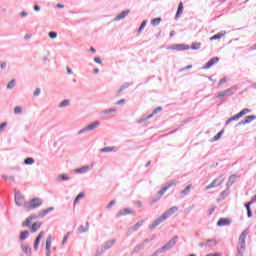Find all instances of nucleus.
<instances>
[{"label": "nucleus", "mask_w": 256, "mask_h": 256, "mask_svg": "<svg viewBox=\"0 0 256 256\" xmlns=\"http://www.w3.org/2000/svg\"><path fill=\"white\" fill-rule=\"evenodd\" d=\"M179 211V207L173 206L170 209H168L166 212H164L160 217H158L156 220L152 222V224L149 226V229L153 231L156 227H159L163 221H167L171 215H174V213H177Z\"/></svg>", "instance_id": "obj_1"}, {"label": "nucleus", "mask_w": 256, "mask_h": 256, "mask_svg": "<svg viewBox=\"0 0 256 256\" xmlns=\"http://www.w3.org/2000/svg\"><path fill=\"white\" fill-rule=\"evenodd\" d=\"M101 125V122L94 121L91 124L87 125L86 127L80 129L78 131V135H83V133H89V131H95L99 126Z\"/></svg>", "instance_id": "obj_2"}, {"label": "nucleus", "mask_w": 256, "mask_h": 256, "mask_svg": "<svg viewBox=\"0 0 256 256\" xmlns=\"http://www.w3.org/2000/svg\"><path fill=\"white\" fill-rule=\"evenodd\" d=\"M251 110L248 108H244L242 109L238 114L232 116L231 118H229L226 122L225 125H229V123H232V121H239V119H241V117H243V115H247V113H250Z\"/></svg>", "instance_id": "obj_3"}, {"label": "nucleus", "mask_w": 256, "mask_h": 256, "mask_svg": "<svg viewBox=\"0 0 256 256\" xmlns=\"http://www.w3.org/2000/svg\"><path fill=\"white\" fill-rule=\"evenodd\" d=\"M235 91H237V86H232L226 90L218 92L217 98L223 99V97H231V95H234Z\"/></svg>", "instance_id": "obj_4"}, {"label": "nucleus", "mask_w": 256, "mask_h": 256, "mask_svg": "<svg viewBox=\"0 0 256 256\" xmlns=\"http://www.w3.org/2000/svg\"><path fill=\"white\" fill-rule=\"evenodd\" d=\"M43 205V200L40 198H33L30 200V203L26 205V209L28 211H32V209H37V207H41Z\"/></svg>", "instance_id": "obj_5"}, {"label": "nucleus", "mask_w": 256, "mask_h": 256, "mask_svg": "<svg viewBox=\"0 0 256 256\" xmlns=\"http://www.w3.org/2000/svg\"><path fill=\"white\" fill-rule=\"evenodd\" d=\"M233 179H235V175H231L229 177L228 182L226 184L227 189L221 192V198L219 199V201H223V199H225V197L229 195V188L231 187V185H233V183H235V180Z\"/></svg>", "instance_id": "obj_6"}, {"label": "nucleus", "mask_w": 256, "mask_h": 256, "mask_svg": "<svg viewBox=\"0 0 256 256\" xmlns=\"http://www.w3.org/2000/svg\"><path fill=\"white\" fill-rule=\"evenodd\" d=\"M247 235H249V230H244L240 236H239V247L237 249H242V251H245L246 249V244H245V239H247Z\"/></svg>", "instance_id": "obj_7"}, {"label": "nucleus", "mask_w": 256, "mask_h": 256, "mask_svg": "<svg viewBox=\"0 0 256 256\" xmlns=\"http://www.w3.org/2000/svg\"><path fill=\"white\" fill-rule=\"evenodd\" d=\"M177 239H179V236H174L172 239H170L167 244H165L162 248V251H169L170 249H173L175 245H177Z\"/></svg>", "instance_id": "obj_8"}, {"label": "nucleus", "mask_w": 256, "mask_h": 256, "mask_svg": "<svg viewBox=\"0 0 256 256\" xmlns=\"http://www.w3.org/2000/svg\"><path fill=\"white\" fill-rule=\"evenodd\" d=\"M189 45L186 44H175L172 46H168L167 49H172L174 51H187V49H190Z\"/></svg>", "instance_id": "obj_9"}, {"label": "nucleus", "mask_w": 256, "mask_h": 256, "mask_svg": "<svg viewBox=\"0 0 256 256\" xmlns=\"http://www.w3.org/2000/svg\"><path fill=\"white\" fill-rule=\"evenodd\" d=\"M223 178L219 177L214 179L208 186H206V190L213 189L215 187H219V185H222Z\"/></svg>", "instance_id": "obj_10"}, {"label": "nucleus", "mask_w": 256, "mask_h": 256, "mask_svg": "<svg viewBox=\"0 0 256 256\" xmlns=\"http://www.w3.org/2000/svg\"><path fill=\"white\" fill-rule=\"evenodd\" d=\"M113 113H117L116 108H109V109L103 110L101 112V115H104L106 119H111V117H115V114Z\"/></svg>", "instance_id": "obj_11"}, {"label": "nucleus", "mask_w": 256, "mask_h": 256, "mask_svg": "<svg viewBox=\"0 0 256 256\" xmlns=\"http://www.w3.org/2000/svg\"><path fill=\"white\" fill-rule=\"evenodd\" d=\"M161 111H163V108L161 106L155 108L150 115L138 120V123H143V122L147 121V119H151V117H153V115H157V113H161Z\"/></svg>", "instance_id": "obj_12"}, {"label": "nucleus", "mask_w": 256, "mask_h": 256, "mask_svg": "<svg viewBox=\"0 0 256 256\" xmlns=\"http://www.w3.org/2000/svg\"><path fill=\"white\" fill-rule=\"evenodd\" d=\"M125 215H135V211L129 209V208H124L121 209L117 214L116 217H125Z\"/></svg>", "instance_id": "obj_13"}, {"label": "nucleus", "mask_w": 256, "mask_h": 256, "mask_svg": "<svg viewBox=\"0 0 256 256\" xmlns=\"http://www.w3.org/2000/svg\"><path fill=\"white\" fill-rule=\"evenodd\" d=\"M219 63V57H214L212 59H210L203 67L202 69H211V67H213V65Z\"/></svg>", "instance_id": "obj_14"}, {"label": "nucleus", "mask_w": 256, "mask_h": 256, "mask_svg": "<svg viewBox=\"0 0 256 256\" xmlns=\"http://www.w3.org/2000/svg\"><path fill=\"white\" fill-rule=\"evenodd\" d=\"M113 245H115V239L106 241L102 247L101 253H104V251L111 249V247H113Z\"/></svg>", "instance_id": "obj_15"}, {"label": "nucleus", "mask_w": 256, "mask_h": 256, "mask_svg": "<svg viewBox=\"0 0 256 256\" xmlns=\"http://www.w3.org/2000/svg\"><path fill=\"white\" fill-rule=\"evenodd\" d=\"M231 225V220L229 218H220L217 222L218 227H225Z\"/></svg>", "instance_id": "obj_16"}, {"label": "nucleus", "mask_w": 256, "mask_h": 256, "mask_svg": "<svg viewBox=\"0 0 256 256\" xmlns=\"http://www.w3.org/2000/svg\"><path fill=\"white\" fill-rule=\"evenodd\" d=\"M44 235H45V232L41 231L36 237V240L34 242V251H37V249H39V244L41 243V239H43Z\"/></svg>", "instance_id": "obj_17"}, {"label": "nucleus", "mask_w": 256, "mask_h": 256, "mask_svg": "<svg viewBox=\"0 0 256 256\" xmlns=\"http://www.w3.org/2000/svg\"><path fill=\"white\" fill-rule=\"evenodd\" d=\"M15 203H16V205H18V207H21L25 203V198L21 194L16 193L15 194Z\"/></svg>", "instance_id": "obj_18"}, {"label": "nucleus", "mask_w": 256, "mask_h": 256, "mask_svg": "<svg viewBox=\"0 0 256 256\" xmlns=\"http://www.w3.org/2000/svg\"><path fill=\"white\" fill-rule=\"evenodd\" d=\"M129 13H131V10H124L122 11L120 14H118L113 21H121L122 19H125V17H127V15H129Z\"/></svg>", "instance_id": "obj_19"}, {"label": "nucleus", "mask_w": 256, "mask_h": 256, "mask_svg": "<svg viewBox=\"0 0 256 256\" xmlns=\"http://www.w3.org/2000/svg\"><path fill=\"white\" fill-rule=\"evenodd\" d=\"M51 243H52V237L48 236L46 239V256L51 255Z\"/></svg>", "instance_id": "obj_20"}, {"label": "nucleus", "mask_w": 256, "mask_h": 256, "mask_svg": "<svg viewBox=\"0 0 256 256\" xmlns=\"http://www.w3.org/2000/svg\"><path fill=\"white\" fill-rule=\"evenodd\" d=\"M181 15H183V2H180L178 4V9L175 15V19H179V17H181Z\"/></svg>", "instance_id": "obj_21"}, {"label": "nucleus", "mask_w": 256, "mask_h": 256, "mask_svg": "<svg viewBox=\"0 0 256 256\" xmlns=\"http://www.w3.org/2000/svg\"><path fill=\"white\" fill-rule=\"evenodd\" d=\"M142 249H145V242H141L140 244L136 245L132 251V255L134 253H139V251H142Z\"/></svg>", "instance_id": "obj_22"}, {"label": "nucleus", "mask_w": 256, "mask_h": 256, "mask_svg": "<svg viewBox=\"0 0 256 256\" xmlns=\"http://www.w3.org/2000/svg\"><path fill=\"white\" fill-rule=\"evenodd\" d=\"M39 229H41V222H35L32 224L30 231L31 233H36Z\"/></svg>", "instance_id": "obj_23"}, {"label": "nucleus", "mask_w": 256, "mask_h": 256, "mask_svg": "<svg viewBox=\"0 0 256 256\" xmlns=\"http://www.w3.org/2000/svg\"><path fill=\"white\" fill-rule=\"evenodd\" d=\"M90 169H91V167H89V166H82V167L76 169L75 173H80V174L87 173Z\"/></svg>", "instance_id": "obj_24"}, {"label": "nucleus", "mask_w": 256, "mask_h": 256, "mask_svg": "<svg viewBox=\"0 0 256 256\" xmlns=\"http://www.w3.org/2000/svg\"><path fill=\"white\" fill-rule=\"evenodd\" d=\"M54 210H55L54 207H49L47 209H44V210H42V212L39 214L38 217L43 218V217H45V215H47L48 213H51V211H54Z\"/></svg>", "instance_id": "obj_25"}, {"label": "nucleus", "mask_w": 256, "mask_h": 256, "mask_svg": "<svg viewBox=\"0 0 256 256\" xmlns=\"http://www.w3.org/2000/svg\"><path fill=\"white\" fill-rule=\"evenodd\" d=\"M174 185H177V182H176V181H172V182L168 183V185L165 186V187H163V188L161 189V191H162L163 193H167V190H168V189H171V187H174Z\"/></svg>", "instance_id": "obj_26"}, {"label": "nucleus", "mask_w": 256, "mask_h": 256, "mask_svg": "<svg viewBox=\"0 0 256 256\" xmlns=\"http://www.w3.org/2000/svg\"><path fill=\"white\" fill-rule=\"evenodd\" d=\"M174 185H177V182H176V181H172V182L168 183V185L165 186V187H163V188L161 189V191H162L163 193H167V190H168V189H171V187H174Z\"/></svg>", "instance_id": "obj_27"}, {"label": "nucleus", "mask_w": 256, "mask_h": 256, "mask_svg": "<svg viewBox=\"0 0 256 256\" xmlns=\"http://www.w3.org/2000/svg\"><path fill=\"white\" fill-rule=\"evenodd\" d=\"M69 105H71V101L65 99V100H63L62 102H60V104H59L58 107H59L60 109H63L64 107H69Z\"/></svg>", "instance_id": "obj_28"}, {"label": "nucleus", "mask_w": 256, "mask_h": 256, "mask_svg": "<svg viewBox=\"0 0 256 256\" xmlns=\"http://www.w3.org/2000/svg\"><path fill=\"white\" fill-rule=\"evenodd\" d=\"M112 151H115V147L107 146L100 149V153H111Z\"/></svg>", "instance_id": "obj_29"}, {"label": "nucleus", "mask_w": 256, "mask_h": 256, "mask_svg": "<svg viewBox=\"0 0 256 256\" xmlns=\"http://www.w3.org/2000/svg\"><path fill=\"white\" fill-rule=\"evenodd\" d=\"M79 233H85L86 231H89V222H86V226L81 225L78 228Z\"/></svg>", "instance_id": "obj_30"}, {"label": "nucleus", "mask_w": 256, "mask_h": 256, "mask_svg": "<svg viewBox=\"0 0 256 256\" xmlns=\"http://www.w3.org/2000/svg\"><path fill=\"white\" fill-rule=\"evenodd\" d=\"M191 184H189L184 190L181 191L182 197H185V195H189L191 193Z\"/></svg>", "instance_id": "obj_31"}, {"label": "nucleus", "mask_w": 256, "mask_h": 256, "mask_svg": "<svg viewBox=\"0 0 256 256\" xmlns=\"http://www.w3.org/2000/svg\"><path fill=\"white\" fill-rule=\"evenodd\" d=\"M255 119H256L255 115L246 116L244 119V123H246V125H247V124L251 123V121H255Z\"/></svg>", "instance_id": "obj_32"}, {"label": "nucleus", "mask_w": 256, "mask_h": 256, "mask_svg": "<svg viewBox=\"0 0 256 256\" xmlns=\"http://www.w3.org/2000/svg\"><path fill=\"white\" fill-rule=\"evenodd\" d=\"M29 237V231L25 230L20 233V241H25Z\"/></svg>", "instance_id": "obj_33"}, {"label": "nucleus", "mask_w": 256, "mask_h": 256, "mask_svg": "<svg viewBox=\"0 0 256 256\" xmlns=\"http://www.w3.org/2000/svg\"><path fill=\"white\" fill-rule=\"evenodd\" d=\"M57 181L61 182V181H69V176H67V174H60L57 177Z\"/></svg>", "instance_id": "obj_34"}, {"label": "nucleus", "mask_w": 256, "mask_h": 256, "mask_svg": "<svg viewBox=\"0 0 256 256\" xmlns=\"http://www.w3.org/2000/svg\"><path fill=\"white\" fill-rule=\"evenodd\" d=\"M31 221H33V216L26 218V221L22 223V227H29L31 225Z\"/></svg>", "instance_id": "obj_35"}, {"label": "nucleus", "mask_w": 256, "mask_h": 256, "mask_svg": "<svg viewBox=\"0 0 256 256\" xmlns=\"http://www.w3.org/2000/svg\"><path fill=\"white\" fill-rule=\"evenodd\" d=\"M83 197H85V194L83 192L79 193L76 198L74 199V205H77V203H79V201H81V199H83Z\"/></svg>", "instance_id": "obj_36"}, {"label": "nucleus", "mask_w": 256, "mask_h": 256, "mask_svg": "<svg viewBox=\"0 0 256 256\" xmlns=\"http://www.w3.org/2000/svg\"><path fill=\"white\" fill-rule=\"evenodd\" d=\"M214 245H217V240L210 239L206 242V247H214Z\"/></svg>", "instance_id": "obj_37"}, {"label": "nucleus", "mask_w": 256, "mask_h": 256, "mask_svg": "<svg viewBox=\"0 0 256 256\" xmlns=\"http://www.w3.org/2000/svg\"><path fill=\"white\" fill-rule=\"evenodd\" d=\"M221 37H225V33H218L210 38V41H215L217 39H221Z\"/></svg>", "instance_id": "obj_38"}, {"label": "nucleus", "mask_w": 256, "mask_h": 256, "mask_svg": "<svg viewBox=\"0 0 256 256\" xmlns=\"http://www.w3.org/2000/svg\"><path fill=\"white\" fill-rule=\"evenodd\" d=\"M15 85H17V82L15 81V79H12L8 85H7V89L11 90L15 88Z\"/></svg>", "instance_id": "obj_39"}, {"label": "nucleus", "mask_w": 256, "mask_h": 256, "mask_svg": "<svg viewBox=\"0 0 256 256\" xmlns=\"http://www.w3.org/2000/svg\"><path fill=\"white\" fill-rule=\"evenodd\" d=\"M33 163H35V159H33L32 157H28L24 160L25 165H33Z\"/></svg>", "instance_id": "obj_40"}, {"label": "nucleus", "mask_w": 256, "mask_h": 256, "mask_svg": "<svg viewBox=\"0 0 256 256\" xmlns=\"http://www.w3.org/2000/svg\"><path fill=\"white\" fill-rule=\"evenodd\" d=\"M143 225V220L138 221L134 226H132V231H137L139 227H142Z\"/></svg>", "instance_id": "obj_41"}, {"label": "nucleus", "mask_w": 256, "mask_h": 256, "mask_svg": "<svg viewBox=\"0 0 256 256\" xmlns=\"http://www.w3.org/2000/svg\"><path fill=\"white\" fill-rule=\"evenodd\" d=\"M159 23H161V18H154L151 20V25H153V27H157Z\"/></svg>", "instance_id": "obj_42"}, {"label": "nucleus", "mask_w": 256, "mask_h": 256, "mask_svg": "<svg viewBox=\"0 0 256 256\" xmlns=\"http://www.w3.org/2000/svg\"><path fill=\"white\" fill-rule=\"evenodd\" d=\"M223 133H225L224 130H221L220 132H218V133L214 136L213 141H219L220 137L223 136Z\"/></svg>", "instance_id": "obj_43"}, {"label": "nucleus", "mask_w": 256, "mask_h": 256, "mask_svg": "<svg viewBox=\"0 0 256 256\" xmlns=\"http://www.w3.org/2000/svg\"><path fill=\"white\" fill-rule=\"evenodd\" d=\"M190 48L197 51L198 49H201V43H192Z\"/></svg>", "instance_id": "obj_44"}, {"label": "nucleus", "mask_w": 256, "mask_h": 256, "mask_svg": "<svg viewBox=\"0 0 256 256\" xmlns=\"http://www.w3.org/2000/svg\"><path fill=\"white\" fill-rule=\"evenodd\" d=\"M147 26V20H144L140 27L138 28V33H141V31H143L145 29V27Z\"/></svg>", "instance_id": "obj_45"}, {"label": "nucleus", "mask_w": 256, "mask_h": 256, "mask_svg": "<svg viewBox=\"0 0 256 256\" xmlns=\"http://www.w3.org/2000/svg\"><path fill=\"white\" fill-rule=\"evenodd\" d=\"M14 113L15 115H20V113H23V108H21V106H16L14 108Z\"/></svg>", "instance_id": "obj_46"}, {"label": "nucleus", "mask_w": 256, "mask_h": 256, "mask_svg": "<svg viewBox=\"0 0 256 256\" xmlns=\"http://www.w3.org/2000/svg\"><path fill=\"white\" fill-rule=\"evenodd\" d=\"M128 87H129V83L123 84V85L120 87V89L118 90V94H119V93H123V91H125V89H128Z\"/></svg>", "instance_id": "obj_47"}, {"label": "nucleus", "mask_w": 256, "mask_h": 256, "mask_svg": "<svg viewBox=\"0 0 256 256\" xmlns=\"http://www.w3.org/2000/svg\"><path fill=\"white\" fill-rule=\"evenodd\" d=\"M3 179H8V181H11L12 183H15V176H7V175H2Z\"/></svg>", "instance_id": "obj_48"}, {"label": "nucleus", "mask_w": 256, "mask_h": 256, "mask_svg": "<svg viewBox=\"0 0 256 256\" xmlns=\"http://www.w3.org/2000/svg\"><path fill=\"white\" fill-rule=\"evenodd\" d=\"M22 251L26 253V255H29V253H31V248H29V246H22Z\"/></svg>", "instance_id": "obj_49"}, {"label": "nucleus", "mask_w": 256, "mask_h": 256, "mask_svg": "<svg viewBox=\"0 0 256 256\" xmlns=\"http://www.w3.org/2000/svg\"><path fill=\"white\" fill-rule=\"evenodd\" d=\"M48 36L50 37V39H57V32L51 31L49 32Z\"/></svg>", "instance_id": "obj_50"}, {"label": "nucleus", "mask_w": 256, "mask_h": 256, "mask_svg": "<svg viewBox=\"0 0 256 256\" xmlns=\"http://www.w3.org/2000/svg\"><path fill=\"white\" fill-rule=\"evenodd\" d=\"M251 205H253V200L249 201L248 203L244 204V207L247 211L251 210Z\"/></svg>", "instance_id": "obj_51"}, {"label": "nucleus", "mask_w": 256, "mask_h": 256, "mask_svg": "<svg viewBox=\"0 0 256 256\" xmlns=\"http://www.w3.org/2000/svg\"><path fill=\"white\" fill-rule=\"evenodd\" d=\"M33 95L34 97H39L41 95V88H36Z\"/></svg>", "instance_id": "obj_52"}, {"label": "nucleus", "mask_w": 256, "mask_h": 256, "mask_svg": "<svg viewBox=\"0 0 256 256\" xmlns=\"http://www.w3.org/2000/svg\"><path fill=\"white\" fill-rule=\"evenodd\" d=\"M160 253H165V251L163 250V248H159L158 250H156V251L152 254V256H157V255H159Z\"/></svg>", "instance_id": "obj_53"}, {"label": "nucleus", "mask_w": 256, "mask_h": 256, "mask_svg": "<svg viewBox=\"0 0 256 256\" xmlns=\"http://www.w3.org/2000/svg\"><path fill=\"white\" fill-rule=\"evenodd\" d=\"M5 127H7V122H3L2 124H0V133H3V131H5Z\"/></svg>", "instance_id": "obj_54"}, {"label": "nucleus", "mask_w": 256, "mask_h": 256, "mask_svg": "<svg viewBox=\"0 0 256 256\" xmlns=\"http://www.w3.org/2000/svg\"><path fill=\"white\" fill-rule=\"evenodd\" d=\"M243 253H245V250H243V248H237V255L236 256H243Z\"/></svg>", "instance_id": "obj_55"}, {"label": "nucleus", "mask_w": 256, "mask_h": 256, "mask_svg": "<svg viewBox=\"0 0 256 256\" xmlns=\"http://www.w3.org/2000/svg\"><path fill=\"white\" fill-rule=\"evenodd\" d=\"M115 203H117V201H115V200L110 201V203L107 206V209H112L113 205H115Z\"/></svg>", "instance_id": "obj_56"}, {"label": "nucleus", "mask_w": 256, "mask_h": 256, "mask_svg": "<svg viewBox=\"0 0 256 256\" xmlns=\"http://www.w3.org/2000/svg\"><path fill=\"white\" fill-rule=\"evenodd\" d=\"M223 83H227V78H222L220 79L219 83H218V87H221V85H223Z\"/></svg>", "instance_id": "obj_57"}, {"label": "nucleus", "mask_w": 256, "mask_h": 256, "mask_svg": "<svg viewBox=\"0 0 256 256\" xmlns=\"http://www.w3.org/2000/svg\"><path fill=\"white\" fill-rule=\"evenodd\" d=\"M68 239H69V232L67 233V235L64 236V238L62 240V245H65V243H67Z\"/></svg>", "instance_id": "obj_58"}, {"label": "nucleus", "mask_w": 256, "mask_h": 256, "mask_svg": "<svg viewBox=\"0 0 256 256\" xmlns=\"http://www.w3.org/2000/svg\"><path fill=\"white\" fill-rule=\"evenodd\" d=\"M94 62L95 63H98V65H101L103 62L101 61V58H99V57H95L94 58Z\"/></svg>", "instance_id": "obj_59"}, {"label": "nucleus", "mask_w": 256, "mask_h": 256, "mask_svg": "<svg viewBox=\"0 0 256 256\" xmlns=\"http://www.w3.org/2000/svg\"><path fill=\"white\" fill-rule=\"evenodd\" d=\"M135 205H136V207H138L139 209H140V207H143V203H141V201H139V200H137V201L135 202Z\"/></svg>", "instance_id": "obj_60"}, {"label": "nucleus", "mask_w": 256, "mask_h": 256, "mask_svg": "<svg viewBox=\"0 0 256 256\" xmlns=\"http://www.w3.org/2000/svg\"><path fill=\"white\" fill-rule=\"evenodd\" d=\"M124 104H125V99H121L116 102V105H124Z\"/></svg>", "instance_id": "obj_61"}, {"label": "nucleus", "mask_w": 256, "mask_h": 256, "mask_svg": "<svg viewBox=\"0 0 256 256\" xmlns=\"http://www.w3.org/2000/svg\"><path fill=\"white\" fill-rule=\"evenodd\" d=\"M66 70L68 75H73V70L69 66L66 67Z\"/></svg>", "instance_id": "obj_62"}, {"label": "nucleus", "mask_w": 256, "mask_h": 256, "mask_svg": "<svg viewBox=\"0 0 256 256\" xmlns=\"http://www.w3.org/2000/svg\"><path fill=\"white\" fill-rule=\"evenodd\" d=\"M0 67H1V69H5L7 67V63L1 62Z\"/></svg>", "instance_id": "obj_63"}, {"label": "nucleus", "mask_w": 256, "mask_h": 256, "mask_svg": "<svg viewBox=\"0 0 256 256\" xmlns=\"http://www.w3.org/2000/svg\"><path fill=\"white\" fill-rule=\"evenodd\" d=\"M27 15H29V13H27L25 11L20 12V16H22V17H27Z\"/></svg>", "instance_id": "obj_64"}]
</instances>
